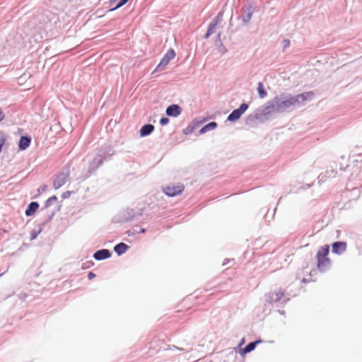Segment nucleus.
<instances>
[{"mask_svg": "<svg viewBox=\"0 0 362 362\" xmlns=\"http://www.w3.org/2000/svg\"><path fill=\"white\" fill-rule=\"evenodd\" d=\"M216 25V23L213 24V25H211L208 29V31H207V36L211 35L212 33H214V28Z\"/></svg>", "mask_w": 362, "mask_h": 362, "instance_id": "nucleus-20", "label": "nucleus"}, {"mask_svg": "<svg viewBox=\"0 0 362 362\" xmlns=\"http://www.w3.org/2000/svg\"><path fill=\"white\" fill-rule=\"evenodd\" d=\"M247 108L248 105L246 103H243L242 105H240L238 109L233 110L229 115V116L228 117V120L233 122L238 119Z\"/></svg>", "mask_w": 362, "mask_h": 362, "instance_id": "nucleus-5", "label": "nucleus"}, {"mask_svg": "<svg viewBox=\"0 0 362 362\" xmlns=\"http://www.w3.org/2000/svg\"><path fill=\"white\" fill-rule=\"evenodd\" d=\"M39 207V204L37 202H31L28 209L25 211V214L28 216L33 215Z\"/></svg>", "mask_w": 362, "mask_h": 362, "instance_id": "nucleus-14", "label": "nucleus"}, {"mask_svg": "<svg viewBox=\"0 0 362 362\" xmlns=\"http://www.w3.org/2000/svg\"><path fill=\"white\" fill-rule=\"evenodd\" d=\"M217 127V124L215 122H211L206 125H205L203 128H202L199 131L200 134H204L209 130H213L216 129Z\"/></svg>", "mask_w": 362, "mask_h": 362, "instance_id": "nucleus-17", "label": "nucleus"}, {"mask_svg": "<svg viewBox=\"0 0 362 362\" xmlns=\"http://www.w3.org/2000/svg\"><path fill=\"white\" fill-rule=\"evenodd\" d=\"M326 173L329 174V177L333 176L334 177L337 173L334 170L327 171Z\"/></svg>", "mask_w": 362, "mask_h": 362, "instance_id": "nucleus-25", "label": "nucleus"}, {"mask_svg": "<svg viewBox=\"0 0 362 362\" xmlns=\"http://www.w3.org/2000/svg\"><path fill=\"white\" fill-rule=\"evenodd\" d=\"M95 276V274L92 272H89L88 274V279L91 280Z\"/></svg>", "mask_w": 362, "mask_h": 362, "instance_id": "nucleus-26", "label": "nucleus"}, {"mask_svg": "<svg viewBox=\"0 0 362 362\" xmlns=\"http://www.w3.org/2000/svg\"><path fill=\"white\" fill-rule=\"evenodd\" d=\"M71 194V192L70 191H66V192H64L62 194V197L63 199H67L69 198Z\"/></svg>", "mask_w": 362, "mask_h": 362, "instance_id": "nucleus-21", "label": "nucleus"}, {"mask_svg": "<svg viewBox=\"0 0 362 362\" xmlns=\"http://www.w3.org/2000/svg\"><path fill=\"white\" fill-rule=\"evenodd\" d=\"M185 189L182 183L173 184L163 188V192L169 197H175L181 194Z\"/></svg>", "mask_w": 362, "mask_h": 362, "instance_id": "nucleus-3", "label": "nucleus"}, {"mask_svg": "<svg viewBox=\"0 0 362 362\" xmlns=\"http://www.w3.org/2000/svg\"><path fill=\"white\" fill-rule=\"evenodd\" d=\"M329 247L328 245L322 246L317 252V267L320 272L327 271L331 264V260L328 257Z\"/></svg>", "mask_w": 362, "mask_h": 362, "instance_id": "nucleus-2", "label": "nucleus"}, {"mask_svg": "<svg viewBox=\"0 0 362 362\" xmlns=\"http://www.w3.org/2000/svg\"><path fill=\"white\" fill-rule=\"evenodd\" d=\"M110 255H111V254L108 250L103 249V250L97 251L94 254L93 257L97 260H102V259H105L110 257Z\"/></svg>", "mask_w": 362, "mask_h": 362, "instance_id": "nucleus-10", "label": "nucleus"}, {"mask_svg": "<svg viewBox=\"0 0 362 362\" xmlns=\"http://www.w3.org/2000/svg\"><path fill=\"white\" fill-rule=\"evenodd\" d=\"M57 196L54 195V196H52V197H49V198L47 199V204H51L52 202H55V201H57Z\"/></svg>", "mask_w": 362, "mask_h": 362, "instance_id": "nucleus-23", "label": "nucleus"}, {"mask_svg": "<svg viewBox=\"0 0 362 362\" xmlns=\"http://www.w3.org/2000/svg\"><path fill=\"white\" fill-rule=\"evenodd\" d=\"M154 129V127L152 124H145L140 129V135L145 136L150 134Z\"/></svg>", "mask_w": 362, "mask_h": 362, "instance_id": "nucleus-13", "label": "nucleus"}, {"mask_svg": "<svg viewBox=\"0 0 362 362\" xmlns=\"http://www.w3.org/2000/svg\"><path fill=\"white\" fill-rule=\"evenodd\" d=\"M346 249V243L345 242H335L332 245V252L336 254H341Z\"/></svg>", "mask_w": 362, "mask_h": 362, "instance_id": "nucleus-9", "label": "nucleus"}, {"mask_svg": "<svg viewBox=\"0 0 362 362\" xmlns=\"http://www.w3.org/2000/svg\"><path fill=\"white\" fill-rule=\"evenodd\" d=\"M31 139L28 136H22L20 139L18 147L21 150H25L30 144Z\"/></svg>", "mask_w": 362, "mask_h": 362, "instance_id": "nucleus-12", "label": "nucleus"}, {"mask_svg": "<svg viewBox=\"0 0 362 362\" xmlns=\"http://www.w3.org/2000/svg\"><path fill=\"white\" fill-rule=\"evenodd\" d=\"M193 129H194V127H191V126H188L185 130V133L186 134H189V133H192L193 132Z\"/></svg>", "mask_w": 362, "mask_h": 362, "instance_id": "nucleus-24", "label": "nucleus"}, {"mask_svg": "<svg viewBox=\"0 0 362 362\" xmlns=\"http://www.w3.org/2000/svg\"><path fill=\"white\" fill-rule=\"evenodd\" d=\"M175 57V52L173 49H169L160 60L156 70L160 71L165 69L169 62Z\"/></svg>", "mask_w": 362, "mask_h": 362, "instance_id": "nucleus-4", "label": "nucleus"}, {"mask_svg": "<svg viewBox=\"0 0 362 362\" xmlns=\"http://www.w3.org/2000/svg\"><path fill=\"white\" fill-rule=\"evenodd\" d=\"M169 122V119L166 117H163L160 120V123L161 125H166Z\"/></svg>", "mask_w": 362, "mask_h": 362, "instance_id": "nucleus-22", "label": "nucleus"}, {"mask_svg": "<svg viewBox=\"0 0 362 362\" xmlns=\"http://www.w3.org/2000/svg\"><path fill=\"white\" fill-rule=\"evenodd\" d=\"M127 248H128V246L126 244L121 243H119L117 245H115L114 249H115V251L118 255H122L127 251Z\"/></svg>", "mask_w": 362, "mask_h": 362, "instance_id": "nucleus-15", "label": "nucleus"}, {"mask_svg": "<svg viewBox=\"0 0 362 362\" xmlns=\"http://www.w3.org/2000/svg\"><path fill=\"white\" fill-rule=\"evenodd\" d=\"M250 16L249 15L247 18H244V21L247 22V21H248L250 20Z\"/></svg>", "mask_w": 362, "mask_h": 362, "instance_id": "nucleus-29", "label": "nucleus"}, {"mask_svg": "<svg viewBox=\"0 0 362 362\" xmlns=\"http://www.w3.org/2000/svg\"><path fill=\"white\" fill-rule=\"evenodd\" d=\"M257 92L260 98H264L267 95V93L264 89V84L259 82L257 85Z\"/></svg>", "mask_w": 362, "mask_h": 362, "instance_id": "nucleus-18", "label": "nucleus"}, {"mask_svg": "<svg viewBox=\"0 0 362 362\" xmlns=\"http://www.w3.org/2000/svg\"><path fill=\"white\" fill-rule=\"evenodd\" d=\"M261 342V340H257L256 341H254V342H251V343H249L243 350V354H247V353H249L252 351H253L257 344L260 343Z\"/></svg>", "mask_w": 362, "mask_h": 362, "instance_id": "nucleus-16", "label": "nucleus"}, {"mask_svg": "<svg viewBox=\"0 0 362 362\" xmlns=\"http://www.w3.org/2000/svg\"><path fill=\"white\" fill-rule=\"evenodd\" d=\"M313 94L310 92L303 93L296 95H281L275 97L274 103L277 105V112H282L290 108H296L310 100Z\"/></svg>", "mask_w": 362, "mask_h": 362, "instance_id": "nucleus-1", "label": "nucleus"}, {"mask_svg": "<svg viewBox=\"0 0 362 362\" xmlns=\"http://www.w3.org/2000/svg\"><path fill=\"white\" fill-rule=\"evenodd\" d=\"M290 45V42L288 40H284V47H286Z\"/></svg>", "mask_w": 362, "mask_h": 362, "instance_id": "nucleus-27", "label": "nucleus"}, {"mask_svg": "<svg viewBox=\"0 0 362 362\" xmlns=\"http://www.w3.org/2000/svg\"><path fill=\"white\" fill-rule=\"evenodd\" d=\"M129 0H119V1L117 3V6H115V8H114L113 9H111V11H113V10H115L121 6H122L123 5H124Z\"/></svg>", "mask_w": 362, "mask_h": 362, "instance_id": "nucleus-19", "label": "nucleus"}, {"mask_svg": "<svg viewBox=\"0 0 362 362\" xmlns=\"http://www.w3.org/2000/svg\"><path fill=\"white\" fill-rule=\"evenodd\" d=\"M168 116L177 117L180 114V108L177 105H172L166 110Z\"/></svg>", "mask_w": 362, "mask_h": 362, "instance_id": "nucleus-11", "label": "nucleus"}, {"mask_svg": "<svg viewBox=\"0 0 362 362\" xmlns=\"http://www.w3.org/2000/svg\"><path fill=\"white\" fill-rule=\"evenodd\" d=\"M4 119V114L2 110H0V122Z\"/></svg>", "mask_w": 362, "mask_h": 362, "instance_id": "nucleus-28", "label": "nucleus"}, {"mask_svg": "<svg viewBox=\"0 0 362 362\" xmlns=\"http://www.w3.org/2000/svg\"><path fill=\"white\" fill-rule=\"evenodd\" d=\"M69 179V174H60L54 180L53 186L55 189H59L62 186H63Z\"/></svg>", "mask_w": 362, "mask_h": 362, "instance_id": "nucleus-7", "label": "nucleus"}, {"mask_svg": "<svg viewBox=\"0 0 362 362\" xmlns=\"http://www.w3.org/2000/svg\"><path fill=\"white\" fill-rule=\"evenodd\" d=\"M284 296V293L280 289L271 292L268 296L269 302L270 303H276L279 301Z\"/></svg>", "mask_w": 362, "mask_h": 362, "instance_id": "nucleus-8", "label": "nucleus"}, {"mask_svg": "<svg viewBox=\"0 0 362 362\" xmlns=\"http://www.w3.org/2000/svg\"><path fill=\"white\" fill-rule=\"evenodd\" d=\"M274 112H277V105L275 103H274V104H271V105L264 106L260 110V112L257 114V117H259V118H262L263 117H266L267 115H272Z\"/></svg>", "mask_w": 362, "mask_h": 362, "instance_id": "nucleus-6", "label": "nucleus"}, {"mask_svg": "<svg viewBox=\"0 0 362 362\" xmlns=\"http://www.w3.org/2000/svg\"><path fill=\"white\" fill-rule=\"evenodd\" d=\"M220 16H222V13H218V15L217 18H219V17H220Z\"/></svg>", "mask_w": 362, "mask_h": 362, "instance_id": "nucleus-30", "label": "nucleus"}]
</instances>
